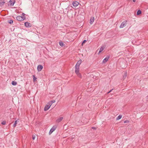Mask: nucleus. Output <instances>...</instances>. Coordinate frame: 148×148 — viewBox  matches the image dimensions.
<instances>
[{"label": "nucleus", "mask_w": 148, "mask_h": 148, "mask_svg": "<svg viewBox=\"0 0 148 148\" xmlns=\"http://www.w3.org/2000/svg\"><path fill=\"white\" fill-rule=\"evenodd\" d=\"M75 72L76 74L78 77L81 78L82 76L81 74L79 73V67L75 66Z\"/></svg>", "instance_id": "f257e3e1"}, {"label": "nucleus", "mask_w": 148, "mask_h": 148, "mask_svg": "<svg viewBox=\"0 0 148 148\" xmlns=\"http://www.w3.org/2000/svg\"><path fill=\"white\" fill-rule=\"evenodd\" d=\"M24 13H22V16H18L16 17V19L18 21H23L25 18V16Z\"/></svg>", "instance_id": "f03ea898"}, {"label": "nucleus", "mask_w": 148, "mask_h": 148, "mask_svg": "<svg viewBox=\"0 0 148 148\" xmlns=\"http://www.w3.org/2000/svg\"><path fill=\"white\" fill-rule=\"evenodd\" d=\"M51 105L48 103L44 108V110L45 111L47 110L50 108Z\"/></svg>", "instance_id": "7ed1b4c3"}, {"label": "nucleus", "mask_w": 148, "mask_h": 148, "mask_svg": "<svg viewBox=\"0 0 148 148\" xmlns=\"http://www.w3.org/2000/svg\"><path fill=\"white\" fill-rule=\"evenodd\" d=\"M63 119V117H60L58 118L56 120V123H59L62 121Z\"/></svg>", "instance_id": "20e7f679"}, {"label": "nucleus", "mask_w": 148, "mask_h": 148, "mask_svg": "<svg viewBox=\"0 0 148 148\" xmlns=\"http://www.w3.org/2000/svg\"><path fill=\"white\" fill-rule=\"evenodd\" d=\"M79 4V3L76 1H74L73 2V5L74 7H76Z\"/></svg>", "instance_id": "39448f33"}, {"label": "nucleus", "mask_w": 148, "mask_h": 148, "mask_svg": "<svg viewBox=\"0 0 148 148\" xmlns=\"http://www.w3.org/2000/svg\"><path fill=\"white\" fill-rule=\"evenodd\" d=\"M105 46L104 45L102 46L100 48V49L99 52L98 53V54H99L105 49Z\"/></svg>", "instance_id": "423d86ee"}, {"label": "nucleus", "mask_w": 148, "mask_h": 148, "mask_svg": "<svg viewBox=\"0 0 148 148\" xmlns=\"http://www.w3.org/2000/svg\"><path fill=\"white\" fill-rule=\"evenodd\" d=\"M126 21H124L123 22L121 23V24L120 25V27H119L120 28H122L126 24Z\"/></svg>", "instance_id": "0eeeda50"}, {"label": "nucleus", "mask_w": 148, "mask_h": 148, "mask_svg": "<svg viewBox=\"0 0 148 148\" xmlns=\"http://www.w3.org/2000/svg\"><path fill=\"white\" fill-rule=\"evenodd\" d=\"M82 62V60L80 59L79 60L75 66L79 67V66L81 64Z\"/></svg>", "instance_id": "6e6552de"}, {"label": "nucleus", "mask_w": 148, "mask_h": 148, "mask_svg": "<svg viewBox=\"0 0 148 148\" xmlns=\"http://www.w3.org/2000/svg\"><path fill=\"white\" fill-rule=\"evenodd\" d=\"M43 66L41 65H39L37 66V70L38 71H40L42 69Z\"/></svg>", "instance_id": "1a4fd4ad"}, {"label": "nucleus", "mask_w": 148, "mask_h": 148, "mask_svg": "<svg viewBox=\"0 0 148 148\" xmlns=\"http://www.w3.org/2000/svg\"><path fill=\"white\" fill-rule=\"evenodd\" d=\"M56 126H53L52 127V128L51 129L49 133L50 134L52 133L56 129Z\"/></svg>", "instance_id": "9d476101"}, {"label": "nucleus", "mask_w": 148, "mask_h": 148, "mask_svg": "<svg viewBox=\"0 0 148 148\" xmlns=\"http://www.w3.org/2000/svg\"><path fill=\"white\" fill-rule=\"evenodd\" d=\"M109 58H110V56H108L107 57H106L103 60V63H106V62H107Z\"/></svg>", "instance_id": "9b49d317"}, {"label": "nucleus", "mask_w": 148, "mask_h": 148, "mask_svg": "<svg viewBox=\"0 0 148 148\" xmlns=\"http://www.w3.org/2000/svg\"><path fill=\"white\" fill-rule=\"evenodd\" d=\"M15 0H10L9 1V3L10 4V5L11 6H13L14 4L15 3Z\"/></svg>", "instance_id": "f8f14e48"}, {"label": "nucleus", "mask_w": 148, "mask_h": 148, "mask_svg": "<svg viewBox=\"0 0 148 148\" xmlns=\"http://www.w3.org/2000/svg\"><path fill=\"white\" fill-rule=\"evenodd\" d=\"M25 25L26 27H29L31 26V24L27 22H26L25 23Z\"/></svg>", "instance_id": "ddd939ff"}, {"label": "nucleus", "mask_w": 148, "mask_h": 148, "mask_svg": "<svg viewBox=\"0 0 148 148\" xmlns=\"http://www.w3.org/2000/svg\"><path fill=\"white\" fill-rule=\"evenodd\" d=\"M94 18L92 17L91 18L90 20V24H92L94 21Z\"/></svg>", "instance_id": "4468645a"}, {"label": "nucleus", "mask_w": 148, "mask_h": 148, "mask_svg": "<svg viewBox=\"0 0 148 148\" xmlns=\"http://www.w3.org/2000/svg\"><path fill=\"white\" fill-rule=\"evenodd\" d=\"M4 3V0H0V6L3 5Z\"/></svg>", "instance_id": "2eb2a0df"}, {"label": "nucleus", "mask_w": 148, "mask_h": 148, "mask_svg": "<svg viewBox=\"0 0 148 148\" xmlns=\"http://www.w3.org/2000/svg\"><path fill=\"white\" fill-rule=\"evenodd\" d=\"M55 102V100H53L50 101L49 103L51 105H52V104Z\"/></svg>", "instance_id": "dca6fc26"}, {"label": "nucleus", "mask_w": 148, "mask_h": 148, "mask_svg": "<svg viewBox=\"0 0 148 148\" xmlns=\"http://www.w3.org/2000/svg\"><path fill=\"white\" fill-rule=\"evenodd\" d=\"M122 117V115H119L116 118V120H118L120 119Z\"/></svg>", "instance_id": "f3484780"}, {"label": "nucleus", "mask_w": 148, "mask_h": 148, "mask_svg": "<svg viewBox=\"0 0 148 148\" xmlns=\"http://www.w3.org/2000/svg\"><path fill=\"white\" fill-rule=\"evenodd\" d=\"M12 84L13 85L15 86L17 84V82H16L13 81L12 82Z\"/></svg>", "instance_id": "a211bd4d"}, {"label": "nucleus", "mask_w": 148, "mask_h": 148, "mask_svg": "<svg viewBox=\"0 0 148 148\" xmlns=\"http://www.w3.org/2000/svg\"><path fill=\"white\" fill-rule=\"evenodd\" d=\"M141 13V11L140 10H138V11L137 12V15H139Z\"/></svg>", "instance_id": "6ab92c4d"}, {"label": "nucleus", "mask_w": 148, "mask_h": 148, "mask_svg": "<svg viewBox=\"0 0 148 148\" xmlns=\"http://www.w3.org/2000/svg\"><path fill=\"white\" fill-rule=\"evenodd\" d=\"M59 44H60V45L62 47L63 46V45H64L63 43L62 42H59Z\"/></svg>", "instance_id": "aec40b11"}, {"label": "nucleus", "mask_w": 148, "mask_h": 148, "mask_svg": "<svg viewBox=\"0 0 148 148\" xmlns=\"http://www.w3.org/2000/svg\"><path fill=\"white\" fill-rule=\"evenodd\" d=\"M127 73L125 72L124 73V75L123 76V78L125 79L127 76Z\"/></svg>", "instance_id": "412c9836"}, {"label": "nucleus", "mask_w": 148, "mask_h": 148, "mask_svg": "<svg viewBox=\"0 0 148 148\" xmlns=\"http://www.w3.org/2000/svg\"><path fill=\"white\" fill-rule=\"evenodd\" d=\"M17 121H16L15 122H14V124L13 125V126L14 127H15L16 126V124H17V123H16Z\"/></svg>", "instance_id": "4be33fe9"}, {"label": "nucleus", "mask_w": 148, "mask_h": 148, "mask_svg": "<svg viewBox=\"0 0 148 148\" xmlns=\"http://www.w3.org/2000/svg\"><path fill=\"white\" fill-rule=\"evenodd\" d=\"M13 23V21L12 20H10V21H8V23L11 24L12 23Z\"/></svg>", "instance_id": "5701e85b"}, {"label": "nucleus", "mask_w": 148, "mask_h": 148, "mask_svg": "<svg viewBox=\"0 0 148 148\" xmlns=\"http://www.w3.org/2000/svg\"><path fill=\"white\" fill-rule=\"evenodd\" d=\"M36 136L35 135H33L32 136V139L33 140H34Z\"/></svg>", "instance_id": "b1692460"}, {"label": "nucleus", "mask_w": 148, "mask_h": 148, "mask_svg": "<svg viewBox=\"0 0 148 148\" xmlns=\"http://www.w3.org/2000/svg\"><path fill=\"white\" fill-rule=\"evenodd\" d=\"M33 77H34L33 81L34 82H35L36 81V78L34 76V75L33 76Z\"/></svg>", "instance_id": "393cba45"}, {"label": "nucleus", "mask_w": 148, "mask_h": 148, "mask_svg": "<svg viewBox=\"0 0 148 148\" xmlns=\"http://www.w3.org/2000/svg\"><path fill=\"white\" fill-rule=\"evenodd\" d=\"M86 41V40H84L83 42L82 43V45H83L84 43H85V42Z\"/></svg>", "instance_id": "a878e982"}, {"label": "nucleus", "mask_w": 148, "mask_h": 148, "mask_svg": "<svg viewBox=\"0 0 148 148\" xmlns=\"http://www.w3.org/2000/svg\"><path fill=\"white\" fill-rule=\"evenodd\" d=\"M1 123L3 125H5L6 124V122L5 121H3Z\"/></svg>", "instance_id": "bb28decb"}, {"label": "nucleus", "mask_w": 148, "mask_h": 148, "mask_svg": "<svg viewBox=\"0 0 148 148\" xmlns=\"http://www.w3.org/2000/svg\"><path fill=\"white\" fill-rule=\"evenodd\" d=\"M128 122V121H124V123H127V122Z\"/></svg>", "instance_id": "cd10ccee"}, {"label": "nucleus", "mask_w": 148, "mask_h": 148, "mask_svg": "<svg viewBox=\"0 0 148 148\" xmlns=\"http://www.w3.org/2000/svg\"><path fill=\"white\" fill-rule=\"evenodd\" d=\"M112 90H113V89H112V90H110L108 92V93L109 92H110Z\"/></svg>", "instance_id": "c85d7f7f"}, {"label": "nucleus", "mask_w": 148, "mask_h": 148, "mask_svg": "<svg viewBox=\"0 0 148 148\" xmlns=\"http://www.w3.org/2000/svg\"><path fill=\"white\" fill-rule=\"evenodd\" d=\"M92 128L94 129H95V127H92Z\"/></svg>", "instance_id": "c756f323"}, {"label": "nucleus", "mask_w": 148, "mask_h": 148, "mask_svg": "<svg viewBox=\"0 0 148 148\" xmlns=\"http://www.w3.org/2000/svg\"><path fill=\"white\" fill-rule=\"evenodd\" d=\"M133 1L134 2H135L136 1V0H133Z\"/></svg>", "instance_id": "7c9ffc66"}]
</instances>
